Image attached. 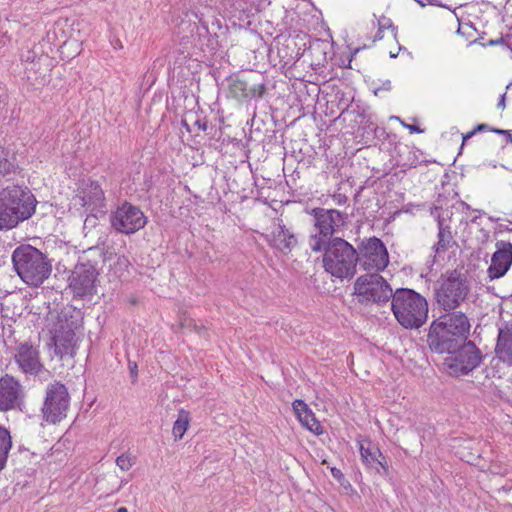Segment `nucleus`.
Segmentation results:
<instances>
[{
  "label": "nucleus",
  "instance_id": "nucleus-1",
  "mask_svg": "<svg viewBox=\"0 0 512 512\" xmlns=\"http://www.w3.org/2000/svg\"><path fill=\"white\" fill-rule=\"evenodd\" d=\"M391 310L397 322L405 329H419L428 319V302L413 289L398 288L391 299Z\"/></svg>",
  "mask_w": 512,
  "mask_h": 512
},
{
  "label": "nucleus",
  "instance_id": "nucleus-2",
  "mask_svg": "<svg viewBox=\"0 0 512 512\" xmlns=\"http://www.w3.org/2000/svg\"><path fill=\"white\" fill-rule=\"evenodd\" d=\"M17 275L29 286L38 287L49 278L52 264L48 257L31 245H20L12 253Z\"/></svg>",
  "mask_w": 512,
  "mask_h": 512
},
{
  "label": "nucleus",
  "instance_id": "nucleus-3",
  "mask_svg": "<svg viewBox=\"0 0 512 512\" xmlns=\"http://www.w3.org/2000/svg\"><path fill=\"white\" fill-rule=\"evenodd\" d=\"M323 267L326 272L339 279H351L356 274L358 251L341 237H335L325 244L323 250Z\"/></svg>",
  "mask_w": 512,
  "mask_h": 512
},
{
  "label": "nucleus",
  "instance_id": "nucleus-4",
  "mask_svg": "<svg viewBox=\"0 0 512 512\" xmlns=\"http://www.w3.org/2000/svg\"><path fill=\"white\" fill-rule=\"evenodd\" d=\"M315 233L309 237V246L313 252H321L325 244L330 243L333 235L346 223V215L336 209L314 208L311 212Z\"/></svg>",
  "mask_w": 512,
  "mask_h": 512
},
{
  "label": "nucleus",
  "instance_id": "nucleus-5",
  "mask_svg": "<svg viewBox=\"0 0 512 512\" xmlns=\"http://www.w3.org/2000/svg\"><path fill=\"white\" fill-rule=\"evenodd\" d=\"M470 285L467 276L457 270L441 276L434 288L436 302L445 311L454 310L467 297Z\"/></svg>",
  "mask_w": 512,
  "mask_h": 512
},
{
  "label": "nucleus",
  "instance_id": "nucleus-6",
  "mask_svg": "<svg viewBox=\"0 0 512 512\" xmlns=\"http://www.w3.org/2000/svg\"><path fill=\"white\" fill-rule=\"evenodd\" d=\"M80 328H82V318L79 311H73L71 314L66 311L61 312L52 336L57 356L73 357L76 354L77 332Z\"/></svg>",
  "mask_w": 512,
  "mask_h": 512
},
{
  "label": "nucleus",
  "instance_id": "nucleus-7",
  "mask_svg": "<svg viewBox=\"0 0 512 512\" xmlns=\"http://www.w3.org/2000/svg\"><path fill=\"white\" fill-rule=\"evenodd\" d=\"M354 294L359 302L383 305L389 302L394 292L389 283L378 273H368L357 278L354 283Z\"/></svg>",
  "mask_w": 512,
  "mask_h": 512
},
{
  "label": "nucleus",
  "instance_id": "nucleus-8",
  "mask_svg": "<svg viewBox=\"0 0 512 512\" xmlns=\"http://www.w3.org/2000/svg\"><path fill=\"white\" fill-rule=\"evenodd\" d=\"M69 406L70 395L67 387L59 381L49 383L41 408L43 419L48 423L56 424L67 416Z\"/></svg>",
  "mask_w": 512,
  "mask_h": 512
},
{
  "label": "nucleus",
  "instance_id": "nucleus-9",
  "mask_svg": "<svg viewBox=\"0 0 512 512\" xmlns=\"http://www.w3.org/2000/svg\"><path fill=\"white\" fill-rule=\"evenodd\" d=\"M223 92L227 98L242 103L251 99L261 98L266 92L264 82H257L252 77L232 74L222 82Z\"/></svg>",
  "mask_w": 512,
  "mask_h": 512
},
{
  "label": "nucleus",
  "instance_id": "nucleus-10",
  "mask_svg": "<svg viewBox=\"0 0 512 512\" xmlns=\"http://www.w3.org/2000/svg\"><path fill=\"white\" fill-rule=\"evenodd\" d=\"M482 361V353L472 341H465L455 352L449 353L444 365L454 376L466 375L477 368Z\"/></svg>",
  "mask_w": 512,
  "mask_h": 512
},
{
  "label": "nucleus",
  "instance_id": "nucleus-11",
  "mask_svg": "<svg viewBox=\"0 0 512 512\" xmlns=\"http://www.w3.org/2000/svg\"><path fill=\"white\" fill-rule=\"evenodd\" d=\"M110 223L115 231L129 235L144 228L147 217L139 207L124 202L111 212Z\"/></svg>",
  "mask_w": 512,
  "mask_h": 512
},
{
  "label": "nucleus",
  "instance_id": "nucleus-12",
  "mask_svg": "<svg viewBox=\"0 0 512 512\" xmlns=\"http://www.w3.org/2000/svg\"><path fill=\"white\" fill-rule=\"evenodd\" d=\"M358 264L364 270L380 271L386 268L389 263V256L384 243L371 237L364 239L358 245Z\"/></svg>",
  "mask_w": 512,
  "mask_h": 512
},
{
  "label": "nucleus",
  "instance_id": "nucleus-13",
  "mask_svg": "<svg viewBox=\"0 0 512 512\" xmlns=\"http://www.w3.org/2000/svg\"><path fill=\"white\" fill-rule=\"evenodd\" d=\"M98 275V269L90 259L78 263L69 277V287L73 294L77 297H86L96 293Z\"/></svg>",
  "mask_w": 512,
  "mask_h": 512
},
{
  "label": "nucleus",
  "instance_id": "nucleus-14",
  "mask_svg": "<svg viewBox=\"0 0 512 512\" xmlns=\"http://www.w3.org/2000/svg\"><path fill=\"white\" fill-rule=\"evenodd\" d=\"M0 199L9 204L27 220L35 213L37 200L26 186L9 185L0 191Z\"/></svg>",
  "mask_w": 512,
  "mask_h": 512
},
{
  "label": "nucleus",
  "instance_id": "nucleus-15",
  "mask_svg": "<svg viewBox=\"0 0 512 512\" xmlns=\"http://www.w3.org/2000/svg\"><path fill=\"white\" fill-rule=\"evenodd\" d=\"M453 335L451 330L432 322L427 335L430 350L438 354L455 352L464 343Z\"/></svg>",
  "mask_w": 512,
  "mask_h": 512
},
{
  "label": "nucleus",
  "instance_id": "nucleus-16",
  "mask_svg": "<svg viewBox=\"0 0 512 512\" xmlns=\"http://www.w3.org/2000/svg\"><path fill=\"white\" fill-rule=\"evenodd\" d=\"M14 360L19 369L26 375L36 376L44 370L38 348L28 342L18 345Z\"/></svg>",
  "mask_w": 512,
  "mask_h": 512
},
{
  "label": "nucleus",
  "instance_id": "nucleus-17",
  "mask_svg": "<svg viewBox=\"0 0 512 512\" xmlns=\"http://www.w3.org/2000/svg\"><path fill=\"white\" fill-rule=\"evenodd\" d=\"M23 398V387L17 379L8 374L0 378V411L19 407Z\"/></svg>",
  "mask_w": 512,
  "mask_h": 512
},
{
  "label": "nucleus",
  "instance_id": "nucleus-18",
  "mask_svg": "<svg viewBox=\"0 0 512 512\" xmlns=\"http://www.w3.org/2000/svg\"><path fill=\"white\" fill-rule=\"evenodd\" d=\"M265 238L272 248L283 254L290 253L298 244L295 233L287 228L280 219L273 222L271 232L266 234Z\"/></svg>",
  "mask_w": 512,
  "mask_h": 512
},
{
  "label": "nucleus",
  "instance_id": "nucleus-19",
  "mask_svg": "<svg viewBox=\"0 0 512 512\" xmlns=\"http://www.w3.org/2000/svg\"><path fill=\"white\" fill-rule=\"evenodd\" d=\"M78 197L81 205L91 213H104L106 209V199L104 191L96 181L83 182L79 188Z\"/></svg>",
  "mask_w": 512,
  "mask_h": 512
},
{
  "label": "nucleus",
  "instance_id": "nucleus-20",
  "mask_svg": "<svg viewBox=\"0 0 512 512\" xmlns=\"http://www.w3.org/2000/svg\"><path fill=\"white\" fill-rule=\"evenodd\" d=\"M496 251L492 254L491 264L487 269L491 280L503 277L512 265V244L507 241H497Z\"/></svg>",
  "mask_w": 512,
  "mask_h": 512
},
{
  "label": "nucleus",
  "instance_id": "nucleus-21",
  "mask_svg": "<svg viewBox=\"0 0 512 512\" xmlns=\"http://www.w3.org/2000/svg\"><path fill=\"white\" fill-rule=\"evenodd\" d=\"M359 450L361 459L368 468L376 470L381 475H388L389 467L386 457L376 444L365 440L360 443Z\"/></svg>",
  "mask_w": 512,
  "mask_h": 512
},
{
  "label": "nucleus",
  "instance_id": "nucleus-22",
  "mask_svg": "<svg viewBox=\"0 0 512 512\" xmlns=\"http://www.w3.org/2000/svg\"><path fill=\"white\" fill-rule=\"evenodd\" d=\"M436 324L442 325L448 330L452 331L453 336L458 338L461 342L467 341L470 333V322L468 317L462 312H452L441 316L439 319L433 321Z\"/></svg>",
  "mask_w": 512,
  "mask_h": 512
},
{
  "label": "nucleus",
  "instance_id": "nucleus-23",
  "mask_svg": "<svg viewBox=\"0 0 512 512\" xmlns=\"http://www.w3.org/2000/svg\"><path fill=\"white\" fill-rule=\"evenodd\" d=\"M19 211H15L13 207L6 201L0 199V230L8 231L19 225V223L27 220L21 216Z\"/></svg>",
  "mask_w": 512,
  "mask_h": 512
},
{
  "label": "nucleus",
  "instance_id": "nucleus-24",
  "mask_svg": "<svg viewBox=\"0 0 512 512\" xmlns=\"http://www.w3.org/2000/svg\"><path fill=\"white\" fill-rule=\"evenodd\" d=\"M499 359L512 364V330H500L495 348Z\"/></svg>",
  "mask_w": 512,
  "mask_h": 512
},
{
  "label": "nucleus",
  "instance_id": "nucleus-25",
  "mask_svg": "<svg viewBox=\"0 0 512 512\" xmlns=\"http://www.w3.org/2000/svg\"><path fill=\"white\" fill-rule=\"evenodd\" d=\"M438 241L434 245L435 253L446 252L454 243L453 235L449 225L445 224L444 219L438 217Z\"/></svg>",
  "mask_w": 512,
  "mask_h": 512
},
{
  "label": "nucleus",
  "instance_id": "nucleus-26",
  "mask_svg": "<svg viewBox=\"0 0 512 512\" xmlns=\"http://www.w3.org/2000/svg\"><path fill=\"white\" fill-rule=\"evenodd\" d=\"M367 138L375 139L374 145H379L381 150L389 151L396 144V134L388 133L387 130H364Z\"/></svg>",
  "mask_w": 512,
  "mask_h": 512
},
{
  "label": "nucleus",
  "instance_id": "nucleus-27",
  "mask_svg": "<svg viewBox=\"0 0 512 512\" xmlns=\"http://www.w3.org/2000/svg\"><path fill=\"white\" fill-rule=\"evenodd\" d=\"M202 112L195 110H188L181 115L179 123L183 128H207V121L204 120Z\"/></svg>",
  "mask_w": 512,
  "mask_h": 512
},
{
  "label": "nucleus",
  "instance_id": "nucleus-28",
  "mask_svg": "<svg viewBox=\"0 0 512 512\" xmlns=\"http://www.w3.org/2000/svg\"><path fill=\"white\" fill-rule=\"evenodd\" d=\"M203 121H207V126L210 125V128H230L234 125H240V123H236L232 117V115L224 116L223 111L213 112L211 111L210 116L208 118L204 117Z\"/></svg>",
  "mask_w": 512,
  "mask_h": 512
},
{
  "label": "nucleus",
  "instance_id": "nucleus-29",
  "mask_svg": "<svg viewBox=\"0 0 512 512\" xmlns=\"http://www.w3.org/2000/svg\"><path fill=\"white\" fill-rule=\"evenodd\" d=\"M12 447V438L10 432L0 426V470H2L7 462L8 453Z\"/></svg>",
  "mask_w": 512,
  "mask_h": 512
},
{
  "label": "nucleus",
  "instance_id": "nucleus-30",
  "mask_svg": "<svg viewBox=\"0 0 512 512\" xmlns=\"http://www.w3.org/2000/svg\"><path fill=\"white\" fill-rule=\"evenodd\" d=\"M353 121L358 126L357 128H379L376 116L364 109L362 112H357Z\"/></svg>",
  "mask_w": 512,
  "mask_h": 512
},
{
  "label": "nucleus",
  "instance_id": "nucleus-31",
  "mask_svg": "<svg viewBox=\"0 0 512 512\" xmlns=\"http://www.w3.org/2000/svg\"><path fill=\"white\" fill-rule=\"evenodd\" d=\"M189 426V413L185 410H180L177 420L174 422L172 433L176 440L182 439Z\"/></svg>",
  "mask_w": 512,
  "mask_h": 512
},
{
  "label": "nucleus",
  "instance_id": "nucleus-32",
  "mask_svg": "<svg viewBox=\"0 0 512 512\" xmlns=\"http://www.w3.org/2000/svg\"><path fill=\"white\" fill-rule=\"evenodd\" d=\"M298 419L303 426H305L308 430H310L314 434H316V435L322 434L323 428H322L320 422L315 418V416L311 410L298 416Z\"/></svg>",
  "mask_w": 512,
  "mask_h": 512
},
{
  "label": "nucleus",
  "instance_id": "nucleus-33",
  "mask_svg": "<svg viewBox=\"0 0 512 512\" xmlns=\"http://www.w3.org/2000/svg\"><path fill=\"white\" fill-rule=\"evenodd\" d=\"M13 161L8 159V152L0 148V174L6 175L15 171Z\"/></svg>",
  "mask_w": 512,
  "mask_h": 512
},
{
  "label": "nucleus",
  "instance_id": "nucleus-34",
  "mask_svg": "<svg viewBox=\"0 0 512 512\" xmlns=\"http://www.w3.org/2000/svg\"><path fill=\"white\" fill-rule=\"evenodd\" d=\"M134 464V460L132 457L126 454H122L116 459V465L122 470V471H128Z\"/></svg>",
  "mask_w": 512,
  "mask_h": 512
},
{
  "label": "nucleus",
  "instance_id": "nucleus-35",
  "mask_svg": "<svg viewBox=\"0 0 512 512\" xmlns=\"http://www.w3.org/2000/svg\"><path fill=\"white\" fill-rule=\"evenodd\" d=\"M500 137V144L504 147L506 144L512 143V134L510 130H490Z\"/></svg>",
  "mask_w": 512,
  "mask_h": 512
},
{
  "label": "nucleus",
  "instance_id": "nucleus-36",
  "mask_svg": "<svg viewBox=\"0 0 512 512\" xmlns=\"http://www.w3.org/2000/svg\"><path fill=\"white\" fill-rule=\"evenodd\" d=\"M293 409H294L297 417L310 410L308 408L307 404L303 400H300V399H297L293 402Z\"/></svg>",
  "mask_w": 512,
  "mask_h": 512
},
{
  "label": "nucleus",
  "instance_id": "nucleus-37",
  "mask_svg": "<svg viewBox=\"0 0 512 512\" xmlns=\"http://www.w3.org/2000/svg\"><path fill=\"white\" fill-rule=\"evenodd\" d=\"M392 89V84L390 80H385L381 83V85L376 86L374 88V94L379 95L382 91H390Z\"/></svg>",
  "mask_w": 512,
  "mask_h": 512
},
{
  "label": "nucleus",
  "instance_id": "nucleus-38",
  "mask_svg": "<svg viewBox=\"0 0 512 512\" xmlns=\"http://www.w3.org/2000/svg\"><path fill=\"white\" fill-rule=\"evenodd\" d=\"M379 28L381 29H388L391 28L393 31L396 30V27L393 25L390 18L382 17L380 20H378Z\"/></svg>",
  "mask_w": 512,
  "mask_h": 512
},
{
  "label": "nucleus",
  "instance_id": "nucleus-39",
  "mask_svg": "<svg viewBox=\"0 0 512 512\" xmlns=\"http://www.w3.org/2000/svg\"><path fill=\"white\" fill-rule=\"evenodd\" d=\"M347 199V196L341 193L333 195V201L339 206L344 205L347 202Z\"/></svg>",
  "mask_w": 512,
  "mask_h": 512
},
{
  "label": "nucleus",
  "instance_id": "nucleus-40",
  "mask_svg": "<svg viewBox=\"0 0 512 512\" xmlns=\"http://www.w3.org/2000/svg\"><path fill=\"white\" fill-rule=\"evenodd\" d=\"M418 2L422 7L426 5H436V6H443L440 0H415Z\"/></svg>",
  "mask_w": 512,
  "mask_h": 512
},
{
  "label": "nucleus",
  "instance_id": "nucleus-41",
  "mask_svg": "<svg viewBox=\"0 0 512 512\" xmlns=\"http://www.w3.org/2000/svg\"><path fill=\"white\" fill-rule=\"evenodd\" d=\"M390 120L398 121L402 125L403 128H419L418 124H416V123L407 124L404 121H402L399 117H396V116H391Z\"/></svg>",
  "mask_w": 512,
  "mask_h": 512
},
{
  "label": "nucleus",
  "instance_id": "nucleus-42",
  "mask_svg": "<svg viewBox=\"0 0 512 512\" xmlns=\"http://www.w3.org/2000/svg\"><path fill=\"white\" fill-rule=\"evenodd\" d=\"M483 130H471L466 134L462 135V147L465 145V143L472 138L477 132H482Z\"/></svg>",
  "mask_w": 512,
  "mask_h": 512
},
{
  "label": "nucleus",
  "instance_id": "nucleus-43",
  "mask_svg": "<svg viewBox=\"0 0 512 512\" xmlns=\"http://www.w3.org/2000/svg\"><path fill=\"white\" fill-rule=\"evenodd\" d=\"M500 44H504L503 37H500V38H497V39H491V40L488 41V43L486 45H488V46H496V45H500Z\"/></svg>",
  "mask_w": 512,
  "mask_h": 512
},
{
  "label": "nucleus",
  "instance_id": "nucleus-44",
  "mask_svg": "<svg viewBox=\"0 0 512 512\" xmlns=\"http://www.w3.org/2000/svg\"><path fill=\"white\" fill-rule=\"evenodd\" d=\"M129 369L133 377L137 376V365L136 363L129 362Z\"/></svg>",
  "mask_w": 512,
  "mask_h": 512
},
{
  "label": "nucleus",
  "instance_id": "nucleus-45",
  "mask_svg": "<svg viewBox=\"0 0 512 512\" xmlns=\"http://www.w3.org/2000/svg\"><path fill=\"white\" fill-rule=\"evenodd\" d=\"M88 253H89V254L94 253V254H98V255H100V256H104L103 251H102V250H100V249H98V248H90V249L88 250Z\"/></svg>",
  "mask_w": 512,
  "mask_h": 512
},
{
  "label": "nucleus",
  "instance_id": "nucleus-46",
  "mask_svg": "<svg viewBox=\"0 0 512 512\" xmlns=\"http://www.w3.org/2000/svg\"><path fill=\"white\" fill-rule=\"evenodd\" d=\"M331 472H332L333 477H335V478H339L340 476H342V472L337 468H332Z\"/></svg>",
  "mask_w": 512,
  "mask_h": 512
},
{
  "label": "nucleus",
  "instance_id": "nucleus-47",
  "mask_svg": "<svg viewBox=\"0 0 512 512\" xmlns=\"http://www.w3.org/2000/svg\"><path fill=\"white\" fill-rule=\"evenodd\" d=\"M383 29L379 28L378 31L376 32L375 34V39L374 41L376 40H381L383 38Z\"/></svg>",
  "mask_w": 512,
  "mask_h": 512
},
{
  "label": "nucleus",
  "instance_id": "nucleus-48",
  "mask_svg": "<svg viewBox=\"0 0 512 512\" xmlns=\"http://www.w3.org/2000/svg\"><path fill=\"white\" fill-rule=\"evenodd\" d=\"M505 95L506 94H502L499 98V102L497 104L498 107H504L505 106Z\"/></svg>",
  "mask_w": 512,
  "mask_h": 512
},
{
  "label": "nucleus",
  "instance_id": "nucleus-49",
  "mask_svg": "<svg viewBox=\"0 0 512 512\" xmlns=\"http://www.w3.org/2000/svg\"><path fill=\"white\" fill-rule=\"evenodd\" d=\"M473 128H491V127L485 123H480V124L475 125Z\"/></svg>",
  "mask_w": 512,
  "mask_h": 512
},
{
  "label": "nucleus",
  "instance_id": "nucleus-50",
  "mask_svg": "<svg viewBox=\"0 0 512 512\" xmlns=\"http://www.w3.org/2000/svg\"><path fill=\"white\" fill-rule=\"evenodd\" d=\"M7 100V95L5 93L0 95V103H5Z\"/></svg>",
  "mask_w": 512,
  "mask_h": 512
},
{
  "label": "nucleus",
  "instance_id": "nucleus-51",
  "mask_svg": "<svg viewBox=\"0 0 512 512\" xmlns=\"http://www.w3.org/2000/svg\"><path fill=\"white\" fill-rule=\"evenodd\" d=\"M125 483H127V482L122 480V481L120 482L119 486L115 489V491H119V490H120V488H121Z\"/></svg>",
  "mask_w": 512,
  "mask_h": 512
},
{
  "label": "nucleus",
  "instance_id": "nucleus-52",
  "mask_svg": "<svg viewBox=\"0 0 512 512\" xmlns=\"http://www.w3.org/2000/svg\"><path fill=\"white\" fill-rule=\"evenodd\" d=\"M116 512H128V510L125 507H120V508L117 509Z\"/></svg>",
  "mask_w": 512,
  "mask_h": 512
},
{
  "label": "nucleus",
  "instance_id": "nucleus-53",
  "mask_svg": "<svg viewBox=\"0 0 512 512\" xmlns=\"http://www.w3.org/2000/svg\"><path fill=\"white\" fill-rule=\"evenodd\" d=\"M253 121H254V118H252V119H250V120H249V119H247V120H246V124L248 125V124H250V122H251V126H252V125H253Z\"/></svg>",
  "mask_w": 512,
  "mask_h": 512
},
{
  "label": "nucleus",
  "instance_id": "nucleus-54",
  "mask_svg": "<svg viewBox=\"0 0 512 512\" xmlns=\"http://www.w3.org/2000/svg\"><path fill=\"white\" fill-rule=\"evenodd\" d=\"M411 133L415 132V133H423L425 130H410Z\"/></svg>",
  "mask_w": 512,
  "mask_h": 512
},
{
  "label": "nucleus",
  "instance_id": "nucleus-55",
  "mask_svg": "<svg viewBox=\"0 0 512 512\" xmlns=\"http://www.w3.org/2000/svg\"><path fill=\"white\" fill-rule=\"evenodd\" d=\"M390 57H391V58H396V57H397V55H396L395 53H390Z\"/></svg>",
  "mask_w": 512,
  "mask_h": 512
},
{
  "label": "nucleus",
  "instance_id": "nucleus-56",
  "mask_svg": "<svg viewBox=\"0 0 512 512\" xmlns=\"http://www.w3.org/2000/svg\"><path fill=\"white\" fill-rule=\"evenodd\" d=\"M476 220H478L477 216L471 219L472 222H476Z\"/></svg>",
  "mask_w": 512,
  "mask_h": 512
}]
</instances>
